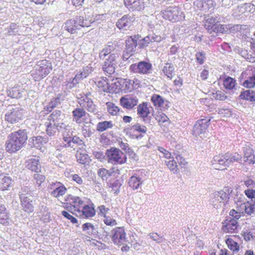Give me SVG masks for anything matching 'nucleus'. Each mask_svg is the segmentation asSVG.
<instances>
[{"instance_id":"f257e3e1","label":"nucleus","mask_w":255,"mask_h":255,"mask_svg":"<svg viewBox=\"0 0 255 255\" xmlns=\"http://www.w3.org/2000/svg\"><path fill=\"white\" fill-rule=\"evenodd\" d=\"M237 197H233L232 195V190L229 187H225L223 190L215 191L212 194L210 204L213 208L224 211L235 203Z\"/></svg>"},{"instance_id":"f03ea898","label":"nucleus","mask_w":255,"mask_h":255,"mask_svg":"<svg viewBox=\"0 0 255 255\" xmlns=\"http://www.w3.org/2000/svg\"><path fill=\"white\" fill-rule=\"evenodd\" d=\"M27 139V133L25 130L19 129L11 132L6 140L5 150L9 153H14L23 147Z\"/></svg>"},{"instance_id":"7ed1b4c3","label":"nucleus","mask_w":255,"mask_h":255,"mask_svg":"<svg viewBox=\"0 0 255 255\" xmlns=\"http://www.w3.org/2000/svg\"><path fill=\"white\" fill-rule=\"evenodd\" d=\"M52 70L50 62L46 60L37 62L31 72V75L35 81H39L46 77Z\"/></svg>"},{"instance_id":"20e7f679","label":"nucleus","mask_w":255,"mask_h":255,"mask_svg":"<svg viewBox=\"0 0 255 255\" xmlns=\"http://www.w3.org/2000/svg\"><path fill=\"white\" fill-rule=\"evenodd\" d=\"M92 19H87L86 17L79 16L75 18L70 19L65 23V28L71 33H75L76 30L81 27H89L92 23Z\"/></svg>"},{"instance_id":"39448f33","label":"nucleus","mask_w":255,"mask_h":255,"mask_svg":"<svg viewBox=\"0 0 255 255\" xmlns=\"http://www.w3.org/2000/svg\"><path fill=\"white\" fill-rule=\"evenodd\" d=\"M108 162L113 164H122L127 161L126 155L119 149L111 147L106 152Z\"/></svg>"},{"instance_id":"423d86ee","label":"nucleus","mask_w":255,"mask_h":255,"mask_svg":"<svg viewBox=\"0 0 255 255\" xmlns=\"http://www.w3.org/2000/svg\"><path fill=\"white\" fill-rule=\"evenodd\" d=\"M161 12L164 18L173 22L181 20L184 18L183 12L177 6L168 7Z\"/></svg>"},{"instance_id":"0eeeda50","label":"nucleus","mask_w":255,"mask_h":255,"mask_svg":"<svg viewBox=\"0 0 255 255\" xmlns=\"http://www.w3.org/2000/svg\"><path fill=\"white\" fill-rule=\"evenodd\" d=\"M210 121V120L208 119H202L197 121L193 128V134L197 138L206 137Z\"/></svg>"},{"instance_id":"6e6552de","label":"nucleus","mask_w":255,"mask_h":255,"mask_svg":"<svg viewBox=\"0 0 255 255\" xmlns=\"http://www.w3.org/2000/svg\"><path fill=\"white\" fill-rule=\"evenodd\" d=\"M152 64L144 61L131 64L129 67L130 71L140 74H150L152 72Z\"/></svg>"},{"instance_id":"1a4fd4ad","label":"nucleus","mask_w":255,"mask_h":255,"mask_svg":"<svg viewBox=\"0 0 255 255\" xmlns=\"http://www.w3.org/2000/svg\"><path fill=\"white\" fill-rule=\"evenodd\" d=\"M119 58L118 53H114L110 55L106 59L102 65V69L107 74H112L115 71V67L117 65V59Z\"/></svg>"},{"instance_id":"9d476101","label":"nucleus","mask_w":255,"mask_h":255,"mask_svg":"<svg viewBox=\"0 0 255 255\" xmlns=\"http://www.w3.org/2000/svg\"><path fill=\"white\" fill-rule=\"evenodd\" d=\"M112 239L114 244L118 246L126 245L128 242L125 231L121 227L116 228L112 231Z\"/></svg>"},{"instance_id":"9b49d317","label":"nucleus","mask_w":255,"mask_h":255,"mask_svg":"<svg viewBox=\"0 0 255 255\" xmlns=\"http://www.w3.org/2000/svg\"><path fill=\"white\" fill-rule=\"evenodd\" d=\"M244 197L242 195H237V200L235 203L237 206H239V203L240 206V212H242L243 214L244 213L251 215L255 211V205H253V203L249 202H243L242 199Z\"/></svg>"},{"instance_id":"f8f14e48","label":"nucleus","mask_w":255,"mask_h":255,"mask_svg":"<svg viewBox=\"0 0 255 255\" xmlns=\"http://www.w3.org/2000/svg\"><path fill=\"white\" fill-rule=\"evenodd\" d=\"M212 164L215 169L221 170L229 166L226 154L215 156L212 161Z\"/></svg>"},{"instance_id":"ddd939ff","label":"nucleus","mask_w":255,"mask_h":255,"mask_svg":"<svg viewBox=\"0 0 255 255\" xmlns=\"http://www.w3.org/2000/svg\"><path fill=\"white\" fill-rule=\"evenodd\" d=\"M150 108L147 104L143 103L140 104L137 107V114L139 117L142 119L145 124H150L152 119L150 116Z\"/></svg>"},{"instance_id":"4468645a","label":"nucleus","mask_w":255,"mask_h":255,"mask_svg":"<svg viewBox=\"0 0 255 255\" xmlns=\"http://www.w3.org/2000/svg\"><path fill=\"white\" fill-rule=\"evenodd\" d=\"M22 117V111L17 108L9 110L5 115V120L11 124L18 122L21 120Z\"/></svg>"},{"instance_id":"2eb2a0df","label":"nucleus","mask_w":255,"mask_h":255,"mask_svg":"<svg viewBox=\"0 0 255 255\" xmlns=\"http://www.w3.org/2000/svg\"><path fill=\"white\" fill-rule=\"evenodd\" d=\"M73 121L78 124H81L90 119L89 115L83 108L77 107L72 112Z\"/></svg>"},{"instance_id":"dca6fc26","label":"nucleus","mask_w":255,"mask_h":255,"mask_svg":"<svg viewBox=\"0 0 255 255\" xmlns=\"http://www.w3.org/2000/svg\"><path fill=\"white\" fill-rule=\"evenodd\" d=\"M76 216L81 218H88L95 216L96 212L93 205H87L85 204L80 210H76Z\"/></svg>"},{"instance_id":"f3484780","label":"nucleus","mask_w":255,"mask_h":255,"mask_svg":"<svg viewBox=\"0 0 255 255\" xmlns=\"http://www.w3.org/2000/svg\"><path fill=\"white\" fill-rule=\"evenodd\" d=\"M65 200L67 202V204L72 205L73 209L72 213L75 215H76L77 212L76 210H80L84 204V201L80 197L73 196L71 195L67 196Z\"/></svg>"},{"instance_id":"a211bd4d","label":"nucleus","mask_w":255,"mask_h":255,"mask_svg":"<svg viewBox=\"0 0 255 255\" xmlns=\"http://www.w3.org/2000/svg\"><path fill=\"white\" fill-rule=\"evenodd\" d=\"M89 94H87L82 97L79 99L78 103L81 107H84L89 112L96 113V106L94 104L92 100L89 97Z\"/></svg>"},{"instance_id":"6ab92c4d","label":"nucleus","mask_w":255,"mask_h":255,"mask_svg":"<svg viewBox=\"0 0 255 255\" xmlns=\"http://www.w3.org/2000/svg\"><path fill=\"white\" fill-rule=\"evenodd\" d=\"M134 20V17L129 14L124 15L117 22L116 25L120 30H127Z\"/></svg>"},{"instance_id":"aec40b11","label":"nucleus","mask_w":255,"mask_h":255,"mask_svg":"<svg viewBox=\"0 0 255 255\" xmlns=\"http://www.w3.org/2000/svg\"><path fill=\"white\" fill-rule=\"evenodd\" d=\"M137 98L133 95H127L120 99L121 106L127 109H132L137 104Z\"/></svg>"},{"instance_id":"412c9836","label":"nucleus","mask_w":255,"mask_h":255,"mask_svg":"<svg viewBox=\"0 0 255 255\" xmlns=\"http://www.w3.org/2000/svg\"><path fill=\"white\" fill-rule=\"evenodd\" d=\"M63 139L66 142V144L65 145L66 147H71L74 149L75 148V144H81L82 143V140L79 137L76 136H73L72 130L69 133H64Z\"/></svg>"},{"instance_id":"4be33fe9","label":"nucleus","mask_w":255,"mask_h":255,"mask_svg":"<svg viewBox=\"0 0 255 255\" xmlns=\"http://www.w3.org/2000/svg\"><path fill=\"white\" fill-rule=\"evenodd\" d=\"M116 48L117 43L116 42H109L99 52V58L100 59H104L108 55H110L112 53H117L116 51Z\"/></svg>"},{"instance_id":"5701e85b","label":"nucleus","mask_w":255,"mask_h":255,"mask_svg":"<svg viewBox=\"0 0 255 255\" xmlns=\"http://www.w3.org/2000/svg\"><path fill=\"white\" fill-rule=\"evenodd\" d=\"M21 206L23 210L28 213H32L34 211V207L32 203V200L29 199L25 194L22 193L19 195Z\"/></svg>"},{"instance_id":"b1692460","label":"nucleus","mask_w":255,"mask_h":255,"mask_svg":"<svg viewBox=\"0 0 255 255\" xmlns=\"http://www.w3.org/2000/svg\"><path fill=\"white\" fill-rule=\"evenodd\" d=\"M119 86V89L124 91L125 93L130 92L133 89V81L127 79H120L118 80L117 83Z\"/></svg>"},{"instance_id":"393cba45","label":"nucleus","mask_w":255,"mask_h":255,"mask_svg":"<svg viewBox=\"0 0 255 255\" xmlns=\"http://www.w3.org/2000/svg\"><path fill=\"white\" fill-rule=\"evenodd\" d=\"M124 2L128 8L132 10L139 11L144 7L143 0H124Z\"/></svg>"},{"instance_id":"a878e982","label":"nucleus","mask_w":255,"mask_h":255,"mask_svg":"<svg viewBox=\"0 0 255 255\" xmlns=\"http://www.w3.org/2000/svg\"><path fill=\"white\" fill-rule=\"evenodd\" d=\"M143 181L140 175L135 173L129 178L128 184L133 190H137L141 187Z\"/></svg>"},{"instance_id":"bb28decb","label":"nucleus","mask_w":255,"mask_h":255,"mask_svg":"<svg viewBox=\"0 0 255 255\" xmlns=\"http://www.w3.org/2000/svg\"><path fill=\"white\" fill-rule=\"evenodd\" d=\"M198 6L201 7L204 11L211 12L214 10L215 3L213 0H202L196 2Z\"/></svg>"},{"instance_id":"cd10ccee","label":"nucleus","mask_w":255,"mask_h":255,"mask_svg":"<svg viewBox=\"0 0 255 255\" xmlns=\"http://www.w3.org/2000/svg\"><path fill=\"white\" fill-rule=\"evenodd\" d=\"M55 189L51 192V194L53 197L58 198L64 195L67 191L66 187L60 182H56L51 185Z\"/></svg>"},{"instance_id":"c85d7f7f","label":"nucleus","mask_w":255,"mask_h":255,"mask_svg":"<svg viewBox=\"0 0 255 255\" xmlns=\"http://www.w3.org/2000/svg\"><path fill=\"white\" fill-rule=\"evenodd\" d=\"M162 39L161 36L155 35L154 33L148 35L142 39V42L140 44V47L142 48L146 47L150 43L154 42H159Z\"/></svg>"},{"instance_id":"c756f323","label":"nucleus","mask_w":255,"mask_h":255,"mask_svg":"<svg viewBox=\"0 0 255 255\" xmlns=\"http://www.w3.org/2000/svg\"><path fill=\"white\" fill-rule=\"evenodd\" d=\"M138 36H133L128 37L126 41V50L128 52H132L135 51L137 46Z\"/></svg>"},{"instance_id":"7c9ffc66","label":"nucleus","mask_w":255,"mask_h":255,"mask_svg":"<svg viewBox=\"0 0 255 255\" xmlns=\"http://www.w3.org/2000/svg\"><path fill=\"white\" fill-rule=\"evenodd\" d=\"M151 100L154 106L160 108L161 110L165 108L167 101H165L161 96L157 94H153Z\"/></svg>"},{"instance_id":"2f4dec72","label":"nucleus","mask_w":255,"mask_h":255,"mask_svg":"<svg viewBox=\"0 0 255 255\" xmlns=\"http://www.w3.org/2000/svg\"><path fill=\"white\" fill-rule=\"evenodd\" d=\"M254 152L253 149L249 146L245 147L244 149V162H248L250 164H254L255 162V156Z\"/></svg>"},{"instance_id":"473e14b6","label":"nucleus","mask_w":255,"mask_h":255,"mask_svg":"<svg viewBox=\"0 0 255 255\" xmlns=\"http://www.w3.org/2000/svg\"><path fill=\"white\" fill-rule=\"evenodd\" d=\"M26 167L32 171L38 173L40 171V166L37 158H30L26 162Z\"/></svg>"},{"instance_id":"72a5a7b5","label":"nucleus","mask_w":255,"mask_h":255,"mask_svg":"<svg viewBox=\"0 0 255 255\" xmlns=\"http://www.w3.org/2000/svg\"><path fill=\"white\" fill-rule=\"evenodd\" d=\"M12 183L11 179L4 174L0 175V189L1 190H8Z\"/></svg>"},{"instance_id":"f704fd0d","label":"nucleus","mask_w":255,"mask_h":255,"mask_svg":"<svg viewBox=\"0 0 255 255\" xmlns=\"http://www.w3.org/2000/svg\"><path fill=\"white\" fill-rule=\"evenodd\" d=\"M238 227V222L236 220L232 219L226 223L223 227V231L227 233H234Z\"/></svg>"},{"instance_id":"c9c22d12","label":"nucleus","mask_w":255,"mask_h":255,"mask_svg":"<svg viewBox=\"0 0 255 255\" xmlns=\"http://www.w3.org/2000/svg\"><path fill=\"white\" fill-rule=\"evenodd\" d=\"M44 126L46 128L47 134L49 136H53L58 130L56 125L52 122L49 119H47L45 122Z\"/></svg>"},{"instance_id":"e433bc0d","label":"nucleus","mask_w":255,"mask_h":255,"mask_svg":"<svg viewBox=\"0 0 255 255\" xmlns=\"http://www.w3.org/2000/svg\"><path fill=\"white\" fill-rule=\"evenodd\" d=\"M217 21L213 16L206 19L204 22V26L210 32L215 31L217 26Z\"/></svg>"},{"instance_id":"4c0bfd02","label":"nucleus","mask_w":255,"mask_h":255,"mask_svg":"<svg viewBox=\"0 0 255 255\" xmlns=\"http://www.w3.org/2000/svg\"><path fill=\"white\" fill-rule=\"evenodd\" d=\"M82 124H83L82 133L85 137H90L94 132L90 119L87 121H84V122Z\"/></svg>"},{"instance_id":"58836bf2","label":"nucleus","mask_w":255,"mask_h":255,"mask_svg":"<svg viewBox=\"0 0 255 255\" xmlns=\"http://www.w3.org/2000/svg\"><path fill=\"white\" fill-rule=\"evenodd\" d=\"M52 122L56 125L60 122L62 120L65 119V116L62 114L61 111L58 110L54 111L48 118Z\"/></svg>"},{"instance_id":"ea45409f","label":"nucleus","mask_w":255,"mask_h":255,"mask_svg":"<svg viewBox=\"0 0 255 255\" xmlns=\"http://www.w3.org/2000/svg\"><path fill=\"white\" fill-rule=\"evenodd\" d=\"M95 83L101 91L106 92L109 90V83L106 78H98L95 80Z\"/></svg>"},{"instance_id":"a19ab883","label":"nucleus","mask_w":255,"mask_h":255,"mask_svg":"<svg viewBox=\"0 0 255 255\" xmlns=\"http://www.w3.org/2000/svg\"><path fill=\"white\" fill-rule=\"evenodd\" d=\"M56 126L57 130L62 131L63 133H69L72 130L71 126H69L68 122H66L65 119L62 120L60 122L58 123ZM63 134L64 133H63Z\"/></svg>"},{"instance_id":"79ce46f5","label":"nucleus","mask_w":255,"mask_h":255,"mask_svg":"<svg viewBox=\"0 0 255 255\" xmlns=\"http://www.w3.org/2000/svg\"><path fill=\"white\" fill-rule=\"evenodd\" d=\"M240 97L242 99L251 102L255 101V92L251 90H247L242 92Z\"/></svg>"},{"instance_id":"37998d69","label":"nucleus","mask_w":255,"mask_h":255,"mask_svg":"<svg viewBox=\"0 0 255 255\" xmlns=\"http://www.w3.org/2000/svg\"><path fill=\"white\" fill-rule=\"evenodd\" d=\"M174 71V68L173 65L169 63H165L162 69L163 73L169 79H172Z\"/></svg>"},{"instance_id":"c03bdc74","label":"nucleus","mask_w":255,"mask_h":255,"mask_svg":"<svg viewBox=\"0 0 255 255\" xmlns=\"http://www.w3.org/2000/svg\"><path fill=\"white\" fill-rule=\"evenodd\" d=\"M42 209L44 210V212H38V216L44 222H48L50 220V213L48 212L47 207L43 204L42 205Z\"/></svg>"},{"instance_id":"a18cd8bd","label":"nucleus","mask_w":255,"mask_h":255,"mask_svg":"<svg viewBox=\"0 0 255 255\" xmlns=\"http://www.w3.org/2000/svg\"><path fill=\"white\" fill-rule=\"evenodd\" d=\"M8 96L12 98H19L22 96L21 88L19 86L12 88L7 91Z\"/></svg>"},{"instance_id":"49530a36","label":"nucleus","mask_w":255,"mask_h":255,"mask_svg":"<svg viewBox=\"0 0 255 255\" xmlns=\"http://www.w3.org/2000/svg\"><path fill=\"white\" fill-rule=\"evenodd\" d=\"M82 230L89 235H95L97 232L95 227L90 223L84 224L82 225Z\"/></svg>"},{"instance_id":"de8ad7c7","label":"nucleus","mask_w":255,"mask_h":255,"mask_svg":"<svg viewBox=\"0 0 255 255\" xmlns=\"http://www.w3.org/2000/svg\"><path fill=\"white\" fill-rule=\"evenodd\" d=\"M47 138L40 136L35 137L33 139V145L39 149H41L42 146L47 142Z\"/></svg>"},{"instance_id":"09e8293b","label":"nucleus","mask_w":255,"mask_h":255,"mask_svg":"<svg viewBox=\"0 0 255 255\" xmlns=\"http://www.w3.org/2000/svg\"><path fill=\"white\" fill-rule=\"evenodd\" d=\"M226 155L229 165L234 162H242V157L237 153H235L234 154L227 153Z\"/></svg>"},{"instance_id":"8fccbe9b","label":"nucleus","mask_w":255,"mask_h":255,"mask_svg":"<svg viewBox=\"0 0 255 255\" xmlns=\"http://www.w3.org/2000/svg\"><path fill=\"white\" fill-rule=\"evenodd\" d=\"M113 127V124L111 121H104L100 122L98 124L97 127V130L99 131H103L108 128H111Z\"/></svg>"},{"instance_id":"3c124183","label":"nucleus","mask_w":255,"mask_h":255,"mask_svg":"<svg viewBox=\"0 0 255 255\" xmlns=\"http://www.w3.org/2000/svg\"><path fill=\"white\" fill-rule=\"evenodd\" d=\"M226 244L228 248L233 252H238L239 250L240 246L236 241L232 239H228L226 240Z\"/></svg>"},{"instance_id":"603ef678","label":"nucleus","mask_w":255,"mask_h":255,"mask_svg":"<svg viewBox=\"0 0 255 255\" xmlns=\"http://www.w3.org/2000/svg\"><path fill=\"white\" fill-rule=\"evenodd\" d=\"M107 106L108 111L112 115H116L120 112V109L114 104L111 102H108L106 104Z\"/></svg>"},{"instance_id":"864d4df0","label":"nucleus","mask_w":255,"mask_h":255,"mask_svg":"<svg viewBox=\"0 0 255 255\" xmlns=\"http://www.w3.org/2000/svg\"><path fill=\"white\" fill-rule=\"evenodd\" d=\"M61 102V99L59 97H57L51 100L50 102L48 104L46 107L47 111L51 112V110L58 106Z\"/></svg>"},{"instance_id":"5fc2aeb1","label":"nucleus","mask_w":255,"mask_h":255,"mask_svg":"<svg viewBox=\"0 0 255 255\" xmlns=\"http://www.w3.org/2000/svg\"><path fill=\"white\" fill-rule=\"evenodd\" d=\"M130 129L133 132L137 131L141 133H145L147 130V128L145 126L141 125L139 123L132 126Z\"/></svg>"},{"instance_id":"6e6d98bb","label":"nucleus","mask_w":255,"mask_h":255,"mask_svg":"<svg viewBox=\"0 0 255 255\" xmlns=\"http://www.w3.org/2000/svg\"><path fill=\"white\" fill-rule=\"evenodd\" d=\"M148 236L157 244H160L165 241L163 236H160L156 233H150L148 234Z\"/></svg>"},{"instance_id":"4d7b16f0","label":"nucleus","mask_w":255,"mask_h":255,"mask_svg":"<svg viewBox=\"0 0 255 255\" xmlns=\"http://www.w3.org/2000/svg\"><path fill=\"white\" fill-rule=\"evenodd\" d=\"M244 87L247 88H253L255 86V76L249 77L242 84Z\"/></svg>"},{"instance_id":"13d9d810","label":"nucleus","mask_w":255,"mask_h":255,"mask_svg":"<svg viewBox=\"0 0 255 255\" xmlns=\"http://www.w3.org/2000/svg\"><path fill=\"white\" fill-rule=\"evenodd\" d=\"M224 85L226 89H232L235 86V81L233 78L228 77L224 80Z\"/></svg>"},{"instance_id":"bf43d9fd","label":"nucleus","mask_w":255,"mask_h":255,"mask_svg":"<svg viewBox=\"0 0 255 255\" xmlns=\"http://www.w3.org/2000/svg\"><path fill=\"white\" fill-rule=\"evenodd\" d=\"M155 119L160 125H162L163 123L168 122L169 119L165 114L160 112L156 115Z\"/></svg>"},{"instance_id":"052dcab7","label":"nucleus","mask_w":255,"mask_h":255,"mask_svg":"<svg viewBox=\"0 0 255 255\" xmlns=\"http://www.w3.org/2000/svg\"><path fill=\"white\" fill-rule=\"evenodd\" d=\"M76 158L78 162L81 164H85L87 162L89 156L85 153L78 152L76 154Z\"/></svg>"},{"instance_id":"680f3d73","label":"nucleus","mask_w":255,"mask_h":255,"mask_svg":"<svg viewBox=\"0 0 255 255\" xmlns=\"http://www.w3.org/2000/svg\"><path fill=\"white\" fill-rule=\"evenodd\" d=\"M112 173L113 172L108 170L105 168L100 169L98 172V175L103 179H107L108 177L112 176Z\"/></svg>"},{"instance_id":"e2e57ef3","label":"nucleus","mask_w":255,"mask_h":255,"mask_svg":"<svg viewBox=\"0 0 255 255\" xmlns=\"http://www.w3.org/2000/svg\"><path fill=\"white\" fill-rule=\"evenodd\" d=\"M242 214V212H240V206L239 204V206H237V210L232 209L230 212V215L233 217V219L236 221L241 217Z\"/></svg>"},{"instance_id":"0e129e2a","label":"nucleus","mask_w":255,"mask_h":255,"mask_svg":"<svg viewBox=\"0 0 255 255\" xmlns=\"http://www.w3.org/2000/svg\"><path fill=\"white\" fill-rule=\"evenodd\" d=\"M246 13V10H245L244 4L237 6L236 8H235L233 10V15L237 17L243 13Z\"/></svg>"},{"instance_id":"69168bd1","label":"nucleus","mask_w":255,"mask_h":255,"mask_svg":"<svg viewBox=\"0 0 255 255\" xmlns=\"http://www.w3.org/2000/svg\"><path fill=\"white\" fill-rule=\"evenodd\" d=\"M103 221L107 226H114L117 225V222L115 219L112 218L110 216H106L104 217Z\"/></svg>"},{"instance_id":"338daca9","label":"nucleus","mask_w":255,"mask_h":255,"mask_svg":"<svg viewBox=\"0 0 255 255\" xmlns=\"http://www.w3.org/2000/svg\"><path fill=\"white\" fill-rule=\"evenodd\" d=\"M0 223L6 225L9 223V217L7 213L0 214Z\"/></svg>"},{"instance_id":"774afa93","label":"nucleus","mask_w":255,"mask_h":255,"mask_svg":"<svg viewBox=\"0 0 255 255\" xmlns=\"http://www.w3.org/2000/svg\"><path fill=\"white\" fill-rule=\"evenodd\" d=\"M246 13H253L255 11V5L251 3L244 4Z\"/></svg>"}]
</instances>
